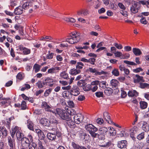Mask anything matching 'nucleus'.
<instances>
[{"mask_svg":"<svg viewBox=\"0 0 149 149\" xmlns=\"http://www.w3.org/2000/svg\"><path fill=\"white\" fill-rule=\"evenodd\" d=\"M88 71L91 73H95V75H97V73L98 71L95 68H89L88 69Z\"/></svg>","mask_w":149,"mask_h":149,"instance_id":"nucleus-41","label":"nucleus"},{"mask_svg":"<svg viewBox=\"0 0 149 149\" xmlns=\"http://www.w3.org/2000/svg\"><path fill=\"white\" fill-rule=\"evenodd\" d=\"M10 6L13 7L17 5V2L15 0H10Z\"/></svg>","mask_w":149,"mask_h":149,"instance_id":"nucleus-53","label":"nucleus"},{"mask_svg":"<svg viewBox=\"0 0 149 149\" xmlns=\"http://www.w3.org/2000/svg\"><path fill=\"white\" fill-rule=\"evenodd\" d=\"M44 92V90L42 89H40L39 90L36 91L35 93V95L37 96H38L40 94H41Z\"/></svg>","mask_w":149,"mask_h":149,"instance_id":"nucleus-61","label":"nucleus"},{"mask_svg":"<svg viewBox=\"0 0 149 149\" xmlns=\"http://www.w3.org/2000/svg\"><path fill=\"white\" fill-rule=\"evenodd\" d=\"M106 82L105 81H102L100 82L99 81V85L100 87L103 88H106Z\"/></svg>","mask_w":149,"mask_h":149,"instance_id":"nucleus-42","label":"nucleus"},{"mask_svg":"<svg viewBox=\"0 0 149 149\" xmlns=\"http://www.w3.org/2000/svg\"><path fill=\"white\" fill-rule=\"evenodd\" d=\"M144 137V132H143L139 134L137 137V139L139 140L143 139Z\"/></svg>","mask_w":149,"mask_h":149,"instance_id":"nucleus-49","label":"nucleus"},{"mask_svg":"<svg viewBox=\"0 0 149 149\" xmlns=\"http://www.w3.org/2000/svg\"><path fill=\"white\" fill-rule=\"evenodd\" d=\"M91 84H87L85 85L83 88V90L85 91H88L91 90Z\"/></svg>","mask_w":149,"mask_h":149,"instance_id":"nucleus-48","label":"nucleus"},{"mask_svg":"<svg viewBox=\"0 0 149 149\" xmlns=\"http://www.w3.org/2000/svg\"><path fill=\"white\" fill-rule=\"evenodd\" d=\"M54 112L56 116L58 115L61 119L67 121H70L71 119V116L75 115V112L73 110L70 111V115L65 110L58 108H56Z\"/></svg>","mask_w":149,"mask_h":149,"instance_id":"nucleus-1","label":"nucleus"},{"mask_svg":"<svg viewBox=\"0 0 149 149\" xmlns=\"http://www.w3.org/2000/svg\"><path fill=\"white\" fill-rule=\"evenodd\" d=\"M140 22L142 24H146L147 23V21L146 20V18L143 16L141 17V18L140 19Z\"/></svg>","mask_w":149,"mask_h":149,"instance_id":"nucleus-52","label":"nucleus"},{"mask_svg":"<svg viewBox=\"0 0 149 149\" xmlns=\"http://www.w3.org/2000/svg\"><path fill=\"white\" fill-rule=\"evenodd\" d=\"M141 88H149V84L146 83H141L140 84Z\"/></svg>","mask_w":149,"mask_h":149,"instance_id":"nucleus-50","label":"nucleus"},{"mask_svg":"<svg viewBox=\"0 0 149 149\" xmlns=\"http://www.w3.org/2000/svg\"><path fill=\"white\" fill-rule=\"evenodd\" d=\"M21 141L22 145L21 146L26 147V148H27L28 146L31 143H30L29 140L26 137L23 138Z\"/></svg>","mask_w":149,"mask_h":149,"instance_id":"nucleus-7","label":"nucleus"},{"mask_svg":"<svg viewBox=\"0 0 149 149\" xmlns=\"http://www.w3.org/2000/svg\"><path fill=\"white\" fill-rule=\"evenodd\" d=\"M120 132L118 133V136L122 137L123 136H125L126 135V134L125 133V131H118Z\"/></svg>","mask_w":149,"mask_h":149,"instance_id":"nucleus-55","label":"nucleus"},{"mask_svg":"<svg viewBox=\"0 0 149 149\" xmlns=\"http://www.w3.org/2000/svg\"><path fill=\"white\" fill-rule=\"evenodd\" d=\"M110 84L113 88H117L119 84V83L117 80L115 79H113L111 81Z\"/></svg>","mask_w":149,"mask_h":149,"instance_id":"nucleus-19","label":"nucleus"},{"mask_svg":"<svg viewBox=\"0 0 149 149\" xmlns=\"http://www.w3.org/2000/svg\"><path fill=\"white\" fill-rule=\"evenodd\" d=\"M124 63L129 65H136V64L133 62L130 61H128L125 60L124 61Z\"/></svg>","mask_w":149,"mask_h":149,"instance_id":"nucleus-51","label":"nucleus"},{"mask_svg":"<svg viewBox=\"0 0 149 149\" xmlns=\"http://www.w3.org/2000/svg\"><path fill=\"white\" fill-rule=\"evenodd\" d=\"M127 142L126 140H122L118 141L117 144L118 147L119 148H125L126 147Z\"/></svg>","mask_w":149,"mask_h":149,"instance_id":"nucleus-14","label":"nucleus"},{"mask_svg":"<svg viewBox=\"0 0 149 149\" xmlns=\"http://www.w3.org/2000/svg\"><path fill=\"white\" fill-rule=\"evenodd\" d=\"M52 91L51 88H49L47 89L44 93V96L45 97H47L49 94L51 93Z\"/></svg>","mask_w":149,"mask_h":149,"instance_id":"nucleus-45","label":"nucleus"},{"mask_svg":"<svg viewBox=\"0 0 149 149\" xmlns=\"http://www.w3.org/2000/svg\"><path fill=\"white\" fill-rule=\"evenodd\" d=\"M144 81L143 77L140 76L138 74L136 75L135 78L134 79V82L135 83H138L139 82H144Z\"/></svg>","mask_w":149,"mask_h":149,"instance_id":"nucleus-17","label":"nucleus"},{"mask_svg":"<svg viewBox=\"0 0 149 149\" xmlns=\"http://www.w3.org/2000/svg\"><path fill=\"white\" fill-rule=\"evenodd\" d=\"M130 57V54L128 53L123 54L122 55V58L123 59H128Z\"/></svg>","mask_w":149,"mask_h":149,"instance_id":"nucleus-63","label":"nucleus"},{"mask_svg":"<svg viewBox=\"0 0 149 149\" xmlns=\"http://www.w3.org/2000/svg\"><path fill=\"white\" fill-rule=\"evenodd\" d=\"M70 94L74 96H77L79 93V89L77 86H73L70 91Z\"/></svg>","mask_w":149,"mask_h":149,"instance_id":"nucleus-4","label":"nucleus"},{"mask_svg":"<svg viewBox=\"0 0 149 149\" xmlns=\"http://www.w3.org/2000/svg\"><path fill=\"white\" fill-rule=\"evenodd\" d=\"M86 129L87 130H97L98 129L95 127L92 124H89L85 126Z\"/></svg>","mask_w":149,"mask_h":149,"instance_id":"nucleus-20","label":"nucleus"},{"mask_svg":"<svg viewBox=\"0 0 149 149\" xmlns=\"http://www.w3.org/2000/svg\"><path fill=\"white\" fill-rule=\"evenodd\" d=\"M14 119L13 116H11L8 119H7V124L6 125V126H8V127H9V125H10V123L11 120H13Z\"/></svg>","mask_w":149,"mask_h":149,"instance_id":"nucleus-59","label":"nucleus"},{"mask_svg":"<svg viewBox=\"0 0 149 149\" xmlns=\"http://www.w3.org/2000/svg\"><path fill=\"white\" fill-rule=\"evenodd\" d=\"M37 145L38 146V149H46L43 146L42 142L40 141H38Z\"/></svg>","mask_w":149,"mask_h":149,"instance_id":"nucleus-44","label":"nucleus"},{"mask_svg":"<svg viewBox=\"0 0 149 149\" xmlns=\"http://www.w3.org/2000/svg\"><path fill=\"white\" fill-rule=\"evenodd\" d=\"M71 88V86L69 85L66 86L62 87V88L63 90H66L68 91V92L70 93V91Z\"/></svg>","mask_w":149,"mask_h":149,"instance_id":"nucleus-58","label":"nucleus"},{"mask_svg":"<svg viewBox=\"0 0 149 149\" xmlns=\"http://www.w3.org/2000/svg\"><path fill=\"white\" fill-rule=\"evenodd\" d=\"M40 123L44 126H49L50 122L46 118H42L40 120Z\"/></svg>","mask_w":149,"mask_h":149,"instance_id":"nucleus-15","label":"nucleus"},{"mask_svg":"<svg viewBox=\"0 0 149 149\" xmlns=\"http://www.w3.org/2000/svg\"><path fill=\"white\" fill-rule=\"evenodd\" d=\"M29 149H37V144L34 142L31 143L29 146Z\"/></svg>","mask_w":149,"mask_h":149,"instance_id":"nucleus-34","label":"nucleus"},{"mask_svg":"<svg viewBox=\"0 0 149 149\" xmlns=\"http://www.w3.org/2000/svg\"><path fill=\"white\" fill-rule=\"evenodd\" d=\"M113 92L112 89L110 88H107L104 91V93L107 95L109 96L112 94Z\"/></svg>","mask_w":149,"mask_h":149,"instance_id":"nucleus-24","label":"nucleus"},{"mask_svg":"<svg viewBox=\"0 0 149 149\" xmlns=\"http://www.w3.org/2000/svg\"><path fill=\"white\" fill-rule=\"evenodd\" d=\"M140 107L142 109H144L146 108L147 107V103L144 101H141L140 102Z\"/></svg>","mask_w":149,"mask_h":149,"instance_id":"nucleus-31","label":"nucleus"},{"mask_svg":"<svg viewBox=\"0 0 149 149\" xmlns=\"http://www.w3.org/2000/svg\"><path fill=\"white\" fill-rule=\"evenodd\" d=\"M64 20L67 22L70 23H74L76 21V20L72 17H66L64 19Z\"/></svg>","mask_w":149,"mask_h":149,"instance_id":"nucleus-35","label":"nucleus"},{"mask_svg":"<svg viewBox=\"0 0 149 149\" xmlns=\"http://www.w3.org/2000/svg\"><path fill=\"white\" fill-rule=\"evenodd\" d=\"M60 76L61 77L64 79H68V74L65 72H63L61 73Z\"/></svg>","mask_w":149,"mask_h":149,"instance_id":"nucleus-37","label":"nucleus"},{"mask_svg":"<svg viewBox=\"0 0 149 149\" xmlns=\"http://www.w3.org/2000/svg\"><path fill=\"white\" fill-rule=\"evenodd\" d=\"M33 5V3L31 1H27L24 3L22 5V7L24 10L31 8Z\"/></svg>","mask_w":149,"mask_h":149,"instance_id":"nucleus-12","label":"nucleus"},{"mask_svg":"<svg viewBox=\"0 0 149 149\" xmlns=\"http://www.w3.org/2000/svg\"><path fill=\"white\" fill-rule=\"evenodd\" d=\"M16 136L17 139L19 141H21L23 138H24L23 137V134L20 131H17Z\"/></svg>","mask_w":149,"mask_h":149,"instance_id":"nucleus-21","label":"nucleus"},{"mask_svg":"<svg viewBox=\"0 0 149 149\" xmlns=\"http://www.w3.org/2000/svg\"><path fill=\"white\" fill-rule=\"evenodd\" d=\"M132 51L134 54L136 56L140 55L142 54L141 50L138 48H133L132 49Z\"/></svg>","mask_w":149,"mask_h":149,"instance_id":"nucleus-26","label":"nucleus"},{"mask_svg":"<svg viewBox=\"0 0 149 149\" xmlns=\"http://www.w3.org/2000/svg\"><path fill=\"white\" fill-rule=\"evenodd\" d=\"M77 13L78 15H81L83 16H87L89 14V12L88 10L86 9H82L78 11Z\"/></svg>","mask_w":149,"mask_h":149,"instance_id":"nucleus-8","label":"nucleus"},{"mask_svg":"<svg viewBox=\"0 0 149 149\" xmlns=\"http://www.w3.org/2000/svg\"><path fill=\"white\" fill-rule=\"evenodd\" d=\"M96 122L98 124L101 125L103 123V120L102 119L98 118L96 120Z\"/></svg>","mask_w":149,"mask_h":149,"instance_id":"nucleus-62","label":"nucleus"},{"mask_svg":"<svg viewBox=\"0 0 149 149\" xmlns=\"http://www.w3.org/2000/svg\"><path fill=\"white\" fill-rule=\"evenodd\" d=\"M54 53H51L48 54L47 55L46 58L47 59H51L53 58Z\"/></svg>","mask_w":149,"mask_h":149,"instance_id":"nucleus-57","label":"nucleus"},{"mask_svg":"<svg viewBox=\"0 0 149 149\" xmlns=\"http://www.w3.org/2000/svg\"><path fill=\"white\" fill-rule=\"evenodd\" d=\"M8 144L10 147V148H15V140L12 139L10 136L8 137Z\"/></svg>","mask_w":149,"mask_h":149,"instance_id":"nucleus-10","label":"nucleus"},{"mask_svg":"<svg viewBox=\"0 0 149 149\" xmlns=\"http://www.w3.org/2000/svg\"><path fill=\"white\" fill-rule=\"evenodd\" d=\"M45 86L48 85L52 87L53 85L54 82L53 79L49 78H47L44 81Z\"/></svg>","mask_w":149,"mask_h":149,"instance_id":"nucleus-13","label":"nucleus"},{"mask_svg":"<svg viewBox=\"0 0 149 149\" xmlns=\"http://www.w3.org/2000/svg\"><path fill=\"white\" fill-rule=\"evenodd\" d=\"M36 84L39 89L43 88L45 86L44 81L42 82L41 81H38V82Z\"/></svg>","mask_w":149,"mask_h":149,"instance_id":"nucleus-28","label":"nucleus"},{"mask_svg":"<svg viewBox=\"0 0 149 149\" xmlns=\"http://www.w3.org/2000/svg\"><path fill=\"white\" fill-rule=\"evenodd\" d=\"M34 125L33 123L31 121L27 120V127L30 130H34Z\"/></svg>","mask_w":149,"mask_h":149,"instance_id":"nucleus-29","label":"nucleus"},{"mask_svg":"<svg viewBox=\"0 0 149 149\" xmlns=\"http://www.w3.org/2000/svg\"><path fill=\"white\" fill-rule=\"evenodd\" d=\"M138 93L135 90L129 91L128 93V96L131 97H136L138 96Z\"/></svg>","mask_w":149,"mask_h":149,"instance_id":"nucleus-18","label":"nucleus"},{"mask_svg":"<svg viewBox=\"0 0 149 149\" xmlns=\"http://www.w3.org/2000/svg\"><path fill=\"white\" fill-rule=\"evenodd\" d=\"M79 35V33L73 32L70 34V36H69V38L67 39L66 41L71 44L76 43L79 42L80 39Z\"/></svg>","mask_w":149,"mask_h":149,"instance_id":"nucleus-2","label":"nucleus"},{"mask_svg":"<svg viewBox=\"0 0 149 149\" xmlns=\"http://www.w3.org/2000/svg\"><path fill=\"white\" fill-rule=\"evenodd\" d=\"M40 66L36 64H35L33 66V68L35 69V72L36 73L38 72L40 70Z\"/></svg>","mask_w":149,"mask_h":149,"instance_id":"nucleus-43","label":"nucleus"},{"mask_svg":"<svg viewBox=\"0 0 149 149\" xmlns=\"http://www.w3.org/2000/svg\"><path fill=\"white\" fill-rule=\"evenodd\" d=\"M96 96L98 97H103L104 94L103 92L101 91H98L95 93Z\"/></svg>","mask_w":149,"mask_h":149,"instance_id":"nucleus-46","label":"nucleus"},{"mask_svg":"<svg viewBox=\"0 0 149 149\" xmlns=\"http://www.w3.org/2000/svg\"><path fill=\"white\" fill-rule=\"evenodd\" d=\"M60 70L59 67H55L54 68H51L48 69V72L49 73H54L56 72V70Z\"/></svg>","mask_w":149,"mask_h":149,"instance_id":"nucleus-27","label":"nucleus"},{"mask_svg":"<svg viewBox=\"0 0 149 149\" xmlns=\"http://www.w3.org/2000/svg\"><path fill=\"white\" fill-rule=\"evenodd\" d=\"M99 84V81L96 80L92 82L91 84V91L93 92H95L98 89L97 85Z\"/></svg>","mask_w":149,"mask_h":149,"instance_id":"nucleus-6","label":"nucleus"},{"mask_svg":"<svg viewBox=\"0 0 149 149\" xmlns=\"http://www.w3.org/2000/svg\"><path fill=\"white\" fill-rule=\"evenodd\" d=\"M50 123H57V121L55 118L53 116H51L50 117L49 120Z\"/></svg>","mask_w":149,"mask_h":149,"instance_id":"nucleus-39","label":"nucleus"},{"mask_svg":"<svg viewBox=\"0 0 149 149\" xmlns=\"http://www.w3.org/2000/svg\"><path fill=\"white\" fill-rule=\"evenodd\" d=\"M47 138L51 140H53L55 139L56 136L55 134L52 133H48L47 135Z\"/></svg>","mask_w":149,"mask_h":149,"instance_id":"nucleus-25","label":"nucleus"},{"mask_svg":"<svg viewBox=\"0 0 149 149\" xmlns=\"http://www.w3.org/2000/svg\"><path fill=\"white\" fill-rule=\"evenodd\" d=\"M0 100H3L6 101V103L7 105H10L11 103V101L10 100L9 98H3L2 97H1L0 98Z\"/></svg>","mask_w":149,"mask_h":149,"instance_id":"nucleus-40","label":"nucleus"},{"mask_svg":"<svg viewBox=\"0 0 149 149\" xmlns=\"http://www.w3.org/2000/svg\"><path fill=\"white\" fill-rule=\"evenodd\" d=\"M23 8L21 6H19L16 8L14 11V13L16 15H19L23 12Z\"/></svg>","mask_w":149,"mask_h":149,"instance_id":"nucleus-16","label":"nucleus"},{"mask_svg":"<svg viewBox=\"0 0 149 149\" xmlns=\"http://www.w3.org/2000/svg\"><path fill=\"white\" fill-rule=\"evenodd\" d=\"M89 132L91 136L93 137H97L99 139L101 140L103 139L104 138L103 134H99L98 133H95L94 131H89Z\"/></svg>","mask_w":149,"mask_h":149,"instance_id":"nucleus-9","label":"nucleus"},{"mask_svg":"<svg viewBox=\"0 0 149 149\" xmlns=\"http://www.w3.org/2000/svg\"><path fill=\"white\" fill-rule=\"evenodd\" d=\"M111 73L113 75L115 76H118L119 75V72L118 70L116 68L114 69Z\"/></svg>","mask_w":149,"mask_h":149,"instance_id":"nucleus-38","label":"nucleus"},{"mask_svg":"<svg viewBox=\"0 0 149 149\" xmlns=\"http://www.w3.org/2000/svg\"><path fill=\"white\" fill-rule=\"evenodd\" d=\"M21 109L22 110H25L26 109L27 107L26 103L25 101H23L21 104Z\"/></svg>","mask_w":149,"mask_h":149,"instance_id":"nucleus-47","label":"nucleus"},{"mask_svg":"<svg viewBox=\"0 0 149 149\" xmlns=\"http://www.w3.org/2000/svg\"><path fill=\"white\" fill-rule=\"evenodd\" d=\"M86 84L84 80H81L78 82L77 85L79 87H82L83 88L84 87Z\"/></svg>","mask_w":149,"mask_h":149,"instance_id":"nucleus-32","label":"nucleus"},{"mask_svg":"<svg viewBox=\"0 0 149 149\" xmlns=\"http://www.w3.org/2000/svg\"><path fill=\"white\" fill-rule=\"evenodd\" d=\"M103 118L107 122L110 124L113 123V122L110 119L109 114L107 112H104L103 114Z\"/></svg>","mask_w":149,"mask_h":149,"instance_id":"nucleus-11","label":"nucleus"},{"mask_svg":"<svg viewBox=\"0 0 149 149\" xmlns=\"http://www.w3.org/2000/svg\"><path fill=\"white\" fill-rule=\"evenodd\" d=\"M24 47L22 45H19L16 47L17 53L19 54H22Z\"/></svg>","mask_w":149,"mask_h":149,"instance_id":"nucleus-22","label":"nucleus"},{"mask_svg":"<svg viewBox=\"0 0 149 149\" xmlns=\"http://www.w3.org/2000/svg\"><path fill=\"white\" fill-rule=\"evenodd\" d=\"M80 72L81 71L80 70H77L76 69L73 68L70 70L69 73L71 74L74 75L80 73Z\"/></svg>","mask_w":149,"mask_h":149,"instance_id":"nucleus-23","label":"nucleus"},{"mask_svg":"<svg viewBox=\"0 0 149 149\" xmlns=\"http://www.w3.org/2000/svg\"><path fill=\"white\" fill-rule=\"evenodd\" d=\"M71 145L73 149H81V146L76 144L74 142H72Z\"/></svg>","mask_w":149,"mask_h":149,"instance_id":"nucleus-36","label":"nucleus"},{"mask_svg":"<svg viewBox=\"0 0 149 149\" xmlns=\"http://www.w3.org/2000/svg\"><path fill=\"white\" fill-rule=\"evenodd\" d=\"M37 133L40 140H42L45 138V135L42 131H38Z\"/></svg>","mask_w":149,"mask_h":149,"instance_id":"nucleus-30","label":"nucleus"},{"mask_svg":"<svg viewBox=\"0 0 149 149\" xmlns=\"http://www.w3.org/2000/svg\"><path fill=\"white\" fill-rule=\"evenodd\" d=\"M132 6L130 8L131 11L133 13H137L140 8V3L139 2L132 1Z\"/></svg>","mask_w":149,"mask_h":149,"instance_id":"nucleus-3","label":"nucleus"},{"mask_svg":"<svg viewBox=\"0 0 149 149\" xmlns=\"http://www.w3.org/2000/svg\"><path fill=\"white\" fill-rule=\"evenodd\" d=\"M140 4H142L143 5H146L147 6H148V2L147 1H144V0H141V1H139V2ZM141 6V5H140V6Z\"/></svg>","mask_w":149,"mask_h":149,"instance_id":"nucleus-60","label":"nucleus"},{"mask_svg":"<svg viewBox=\"0 0 149 149\" xmlns=\"http://www.w3.org/2000/svg\"><path fill=\"white\" fill-rule=\"evenodd\" d=\"M88 63H90L92 65H95V58H90L88 59Z\"/></svg>","mask_w":149,"mask_h":149,"instance_id":"nucleus-54","label":"nucleus"},{"mask_svg":"<svg viewBox=\"0 0 149 149\" xmlns=\"http://www.w3.org/2000/svg\"><path fill=\"white\" fill-rule=\"evenodd\" d=\"M73 118L75 123L76 124H79L82 121L84 116L81 113H79L74 115Z\"/></svg>","mask_w":149,"mask_h":149,"instance_id":"nucleus-5","label":"nucleus"},{"mask_svg":"<svg viewBox=\"0 0 149 149\" xmlns=\"http://www.w3.org/2000/svg\"><path fill=\"white\" fill-rule=\"evenodd\" d=\"M118 6L121 9L124 10L126 9V7L121 3H119L118 4Z\"/></svg>","mask_w":149,"mask_h":149,"instance_id":"nucleus-64","label":"nucleus"},{"mask_svg":"<svg viewBox=\"0 0 149 149\" xmlns=\"http://www.w3.org/2000/svg\"><path fill=\"white\" fill-rule=\"evenodd\" d=\"M107 133H108V135L109 136H114L116 133V131H106Z\"/></svg>","mask_w":149,"mask_h":149,"instance_id":"nucleus-56","label":"nucleus"},{"mask_svg":"<svg viewBox=\"0 0 149 149\" xmlns=\"http://www.w3.org/2000/svg\"><path fill=\"white\" fill-rule=\"evenodd\" d=\"M31 53V50L27 48L24 47L22 54L27 55Z\"/></svg>","mask_w":149,"mask_h":149,"instance_id":"nucleus-33","label":"nucleus"}]
</instances>
